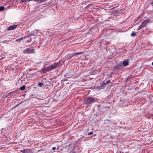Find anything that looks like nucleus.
<instances>
[{"mask_svg":"<svg viewBox=\"0 0 153 153\" xmlns=\"http://www.w3.org/2000/svg\"><path fill=\"white\" fill-rule=\"evenodd\" d=\"M37 33L36 31H33V32H31L30 35L29 36H34V38H36L37 36Z\"/></svg>","mask_w":153,"mask_h":153,"instance_id":"8","label":"nucleus"},{"mask_svg":"<svg viewBox=\"0 0 153 153\" xmlns=\"http://www.w3.org/2000/svg\"><path fill=\"white\" fill-rule=\"evenodd\" d=\"M123 67L122 63L117 64V65L114 66L113 67V69L114 71H116L118 70H120Z\"/></svg>","mask_w":153,"mask_h":153,"instance_id":"4","label":"nucleus"},{"mask_svg":"<svg viewBox=\"0 0 153 153\" xmlns=\"http://www.w3.org/2000/svg\"><path fill=\"white\" fill-rule=\"evenodd\" d=\"M60 64L59 62H55L53 64H51V65L49 66V67L51 70V71L56 68Z\"/></svg>","mask_w":153,"mask_h":153,"instance_id":"6","label":"nucleus"},{"mask_svg":"<svg viewBox=\"0 0 153 153\" xmlns=\"http://www.w3.org/2000/svg\"><path fill=\"white\" fill-rule=\"evenodd\" d=\"M19 79H20L21 80V81L24 80V79H23V76H21V77L19 78Z\"/></svg>","mask_w":153,"mask_h":153,"instance_id":"26","label":"nucleus"},{"mask_svg":"<svg viewBox=\"0 0 153 153\" xmlns=\"http://www.w3.org/2000/svg\"><path fill=\"white\" fill-rule=\"evenodd\" d=\"M8 96H9V95L8 93V94H7V93H6L5 94H4L3 95V96L4 97H8Z\"/></svg>","mask_w":153,"mask_h":153,"instance_id":"21","label":"nucleus"},{"mask_svg":"<svg viewBox=\"0 0 153 153\" xmlns=\"http://www.w3.org/2000/svg\"><path fill=\"white\" fill-rule=\"evenodd\" d=\"M26 74L27 77H30V76H31V74H30L28 73H27V74Z\"/></svg>","mask_w":153,"mask_h":153,"instance_id":"22","label":"nucleus"},{"mask_svg":"<svg viewBox=\"0 0 153 153\" xmlns=\"http://www.w3.org/2000/svg\"><path fill=\"white\" fill-rule=\"evenodd\" d=\"M141 17V16H139L137 18H136L135 19V21L134 22L138 21L140 19Z\"/></svg>","mask_w":153,"mask_h":153,"instance_id":"19","label":"nucleus"},{"mask_svg":"<svg viewBox=\"0 0 153 153\" xmlns=\"http://www.w3.org/2000/svg\"><path fill=\"white\" fill-rule=\"evenodd\" d=\"M31 1H38V0H31Z\"/></svg>","mask_w":153,"mask_h":153,"instance_id":"29","label":"nucleus"},{"mask_svg":"<svg viewBox=\"0 0 153 153\" xmlns=\"http://www.w3.org/2000/svg\"><path fill=\"white\" fill-rule=\"evenodd\" d=\"M39 0V1L38 2V3H42L43 2L46 1H47V0Z\"/></svg>","mask_w":153,"mask_h":153,"instance_id":"16","label":"nucleus"},{"mask_svg":"<svg viewBox=\"0 0 153 153\" xmlns=\"http://www.w3.org/2000/svg\"><path fill=\"white\" fill-rule=\"evenodd\" d=\"M15 92V91H13L9 93H8L9 95V96H10L11 94H14Z\"/></svg>","mask_w":153,"mask_h":153,"instance_id":"20","label":"nucleus"},{"mask_svg":"<svg viewBox=\"0 0 153 153\" xmlns=\"http://www.w3.org/2000/svg\"><path fill=\"white\" fill-rule=\"evenodd\" d=\"M25 88V85H23L20 88V89L21 90L23 91L24 90Z\"/></svg>","mask_w":153,"mask_h":153,"instance_id":"15","label":"nucleus"},{"mask_svg":"<svg viewBox=\"0 0 153 153\" xmlns=\"http://www.w3.org/2000/svg\"><path fill=\"white\" fill-rule=\"evenodd\" d=\"M150 4H153V1L150 3Z\"/></svg>","mask_w":153,"mask_h":153,"instance_id":"31","label":"nucleus"},{"mask_svg":"<svg viewBox=\"0 0 153 153\" xmlns=\"http://www.w3.org/2000/svg\"><path fill=\"white\" fill-rule=\"evenodd\" d=\"M150 22H152L151 21V19L149 18H148L146 19L138 27V30H139L141 29L142 28L145 27L148 23Z\"/></svg>","mask_w":153,"mask_h":153,"instance_id":"2","label":"nucleus"},{"mask_svg":"<svg viewBox=\"0 0 153 153\" xmlns=\"http://www.w3.org/2000/svg\"><path fill=\"white\" fill-rule=\"evenodd\" d=\"M129 60L126 59L123 62V65L124 66H126L128 65Z\"/></svg>","mask_w":153,"mask_h":153,"instance_id":"12","label":"nucleus"},{"mask_svg":"<svg viewBox=\"0 0 153 153\" xmlns=\"http://www.w3.org/2000/svg\"><path fill=\"white\" fill-rule=\"evenodd\" d=\"M96 99L91 97H87L84 101V102L87 104L92 103L95 102Z\"/></svg>","mask_w":153,"mask_h":153,"instance_id":"3","label":"nucleus"},{"mask_svg":"<svg viewBox=\"0 0 153 153\" xmlns=\"http://www.w3.org/2000/svg\"><path fill=\"white\" fill-rule=\"evenodd\" d=\"M24 53L30 54V53H35L34 49L32 48H30L26 49L23 51Z\"/></svg>","mask_w":153,"mask_h":153,"instance_id":"5","label":"nucleus"},{"mask_svg":"<svg viewBox=\"0 0 153 153\" xmlns=\"http://www.w3.org/2000/svg\"><path fill=\"white\" fill-rule=\"evenodd\" d=\"M118 12V11L117 10H116L114 11V13L115 14V13H117Z\"/></svg>","mask_w":153,"mask_h":153,"instance_id":"30","label":"nucleus"},{"mask_svg":"<svg viewBox=\"0 0 153 153\" xmlns=\"http://www.w3.org/2000/svg\"><path fill=\"white\" fill-rule=\"evenodd\" d=\"M91 5V4H89L88 5H87L85 7V8L86 9H87L88 8H89L90 6Z\"/></svg>","mask_w":153,"mask_h":153,"instance_id":"25","label":"nucleus"},{"mask_svg":"<svg viewBox=\"0 0 153 153\" xmlns=\"http://www.w3.org/2000/svg\"><path fill=\"white\" fill-rule=\"evenodd\" d=\"M136 36V34L135 32H133L131 34V36L132 37H134Z\"/></svg>","mask_w":153,"mask_h":153,"instance_id":"14","label":"nucleus"},{"mask_svg":"<svg viewBox=\"0 0 153 153\" xmlns=\"http://www.w3.org/2000/svg\"><path fill=\"white\" fill-rule=\"evenodd\" d=\"M56 149V147H53L52 148V150H55Z\"/></svg>","mask_w":153,"mask_h":153,"instance_id":"28","label":"nucleus"},{"mask_svg":"<svg viewBox=\"0 0 153 153\" xmlns=\"http://www.w3.org/2000/svg\"><path fill=\"white\" fill-rule=\"evenodd\" d=\"M26 1L25 0H24L23 1V2H25V1Z\"/></svg>","mask_w":153,"mask_h":153,"instance_id":"32","label":"nucleus"},{"mask_svg":"<svg viewBox=\"0 0 153 153\" xmlns=\"http://www.w3.org/2000/svg\"><path fill=\"white\" fill-rule=\"evenodd\" d=\"M93 132H89V133H88V136L91 135L92 134H93Z\"/></svg>","mask_w":153,"mask_h":153,"instance_id":"23","label":"nucleus"},{"mask_svg":"<svg viewBox=\"0 0 153 153\" xmlns=\"http://www.w3.org/2000/svg\"><path fill=\"white\" fill-rule=\"evenodd\" d=\"M110 82V80L107 81L106 82H105V85H106L107 84H108Z\"/></svg>","mask_w":153,"mask_h":153,"instance_id":"24","label":"nucleus"},{"mask_svg":"<svg viewBox=\"0 0 153 153\" xmlns=\"http://www.w3.org/2000/svg\"><path fill=\"white\" fill-rule=\"evenodd\" d=\"M152 65H153V62L152 63Z\"/></svg>","mask_w":153,"mask_h":153,"instance_id":"33","label":"nucleus"},{"mask_svg":"<svg viewBox=\"0 0 153 153\" xmlns=\"http://www.w3.org/2000/svg\"><path fill=\"white\" fill-rule=\"evenodd\" d=\"M20 152L22 153H32V151L31 149H25L24 150H21Z\"/></svg>","mask_w":153,"mask_h":153,"instance_id":"9","label":"nucleus"},{"mask_svg":"<svg viewBox=\"0 0 153 153\" xmlns=\"http://www.w3.org/2000/svg\"><path fill=\"white\" fill-rule=\"evenodd\" d=\"M4 6L0 7V11H3L4 9Z\"/></svg>","mask_w":153,"mask_h":153,"instance_id":"17","label":"nucleus"},{"mask_svg":"<svg viewBox=\"0 0 153 153\" xmlns=\"http://www.w3.org/2000/svg\"><path fill=\"white\" fill-rule=\"evenodd\" d=\"M18 25H11L10 27H9L7 29V30H13L16 28L17 27Z\"/></svg>","mask_w":153,"mask_h":153,"instance_id":"10","label":"nucleus"},{"mask_svg":"<svg viewBox=\"0 0 153 153\" xmlns=\"http://www.w3.org/2000/svg\"><path fill=\"white\" fill-rule=\"evenodd\" d=\"M84 53V52L82 51L74 53H69L67 54L65 56L64 59L66 60H69L72 58H73V60H75L76 58V57H75V56L80 54H82Z\"/></svg>","mask_w":153,"mask_h":153,"instance_id":"1","label":"nucleus"},{"mask_svg":"<svg viewBox=\"0 0 153 153\" xmlns=\"http://www.w3.org/2000/svg\"><path fill=\"white\" fill-rule=\"evenodd\" d=\"M51 71L49 66L47 67L46 68H44L41 69V72L42 73H46L48 71Z\"/></svg>","mask_w":153,"mask_h":153,"instance_id":"7","label":"nucleus"},{"mask_svg":"<svg viewBox=\"0 0 153 153\" xmlns=\"http://www.w3.org/2000/svg\"><path fill=\"white\" fill-rule=\"evenodd\" d=\"M62 149H59V147H58L57 148V152H60V151H62Z\"/></svg>","mask_w":153,"mask_h":153,"instance_id":"27","label":"nucleus"},{"mask_svg":"<svg viewBox=\"0 0 153 153\" xmlns=\"http://www.w3.org/2000/svg\"><path fill=\"white\" fill-rule=\"evenodd\" d=\"M38 86H39V87H42V86H43V83H41V82H39L38 83Z\"/></svg>","mask_w":153,"mask_h":153,"instance_id":"18","label":"nucleus"},{"mask_svg":"<svg viewBox=\"0 0 153 153\" xmlns=\"http://www.w3.org/2000/svg\"><path fill=\"white\" fill-rule=\"evenodd\" d=\"M30 36H25L21 38L18 39H17L16 40V42H20L22 40H23L24 39H25L27 38H28Z\"/></svg>","mask_w":153,"mask_h":153,"instance_id":"11","label":"nucleus"},{"mask_svg":"<svg viewBox=\"0 0 153 153\" xmlns=\"http://www.w3.org/2000/svg\"><path fill=\"white\" fill-rule=\"evenodd\" d=\"M105 85V82H102V83L100 84V86L97 87L98 88L101 89V88L103 87Z\"/></svg>","mask_w":153,"mask_h":153,"instance_id":"13","label":"nucleus"}]
</instances>
